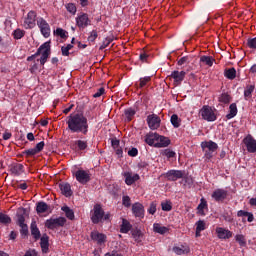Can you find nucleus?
<instances>
[{
    "label": "nucleus",
    "mask_w": 256,
    "mask_h": 256,
    "mask_svg": "<svg viewBox=\"0 0 256 256\" xmlns=\"http://www.w3.org/2000/svg\"><path fill=\"white\" fill-rule=\"evenodd\" d=\"M200 147L204 153L203 159L206 162L212 161L213 157L217 154V149H219V145L214 141H203Z\"/></svg>",
    "instance_id": "f257e3e1"
},
{
    "label": "nucleus",
    "mask_w": 256,
    "mask_h": 256,
    "mask_svg": "<svg viewBox=\"0 0 256 256\" xmlns=\"http://www.w3.org/2000/svg\"><path fill=\"white\" fill-rule=\"evenodd\" d=\"M69 129H88L87 117L83 114H71L68 117Z\"/></svg>",
    "instance_id": "f03ea898"
},
{
    "label": "nucleus",
    "mask_w": 256,
    "mask_h": 256,
    "mask_svg": "<svg viewBox=\"0 0 256 256\" xmlns=\"http://www.w3.org/2000/svg\"><path fill=\"white\" fill-rule=\"evenodd\" d=\"M104 214L103 207L100 204H95L91 214L92 224L98 225L100 222H103Z\"/></svg>",
    "instance_id": "7ed1b4c3"
},
{
    "label": "nucleus",
    "mask_w": 256,
    "mask_h": 256,
    "mask_svg": "<svg viewBox=\"0 0 256 256\" xmlns=\"http://www.w3.org/2000/svg\"><path fill=\"white\" fill-rule=\"evenodd\" d=\"M66 223H67V219L65 217L50 218L46 220L44 226L48 230H55L58 227H64Z\"/></svg>",
    "instance_id": "20e7f679"
},
{
    "label": "nucleus",
    "mask_w": 256,
    "mask_h": 256,
    "mask_svg": "<svg viewBox=\"0 0 256 256\" xmlns=\"http://www.w3.org/2000/svg\"><path fill=\"white\" fill-rule=\"evenodd\" d=\"M73 176H75L77 182L82 185L88 184L91 180V174L86 170H77L76 172H73Z\"/></svg>",
    "instance_id": "39448f33"
},
{
    "label": "nucleus",
    "mask_w": 256,
    "mask_h": 256,
    "mask_svg": "<svg viewBox=\"0 0 256 256\" xmlns=\"http://www.w3.org/2000/svg\"><path fill=\"white\" fill-rule=\"evenodd\" d=\"M37 21V12L31 10L28 12L27 16L24 19L23 27L26 29L35 28Z\"/></svg>",
    "instance_id": "423d86ee"
},
{
    "label": "nucleus",
    "mask_w": 256,
    "mask_h": 256,
    "mask_svg": "<svg viewBox=\"0 0 256 256\" xmlns=\"http://www.w3.org/2000/svg\"><path fill=\"white\" fill-rule=\"evenodd\" d=\"M37 25L43 35L47 39V37H50L51 35V27L49 26V23H47V20H44L43 18L37 19Z\"/></svg>",
    "instance_id": "0eeeda50"
},
{
    "label": "nucleus",
    "mask_w": 256,
    "mask_h": 256,
    "mask_svg": "<svg viewBox=\"0 0 256 256\" xmlns=\"http://www.w3.org/2000/svg\"><path fill=\"white\" fill-rule=\"evenodd\" d=\"M76 25L79 29H85L91 25V20L89 19V14L82 13L76 17Z\"/></svg>",
    "instance_id": "6e6552de"
},
{
    "label": "nucleus",
    "mask_w": 256,
    "mask_h": 256,
    "mask_svg": "<svg viewBox=\"0 0 256 256\" xmlns=\"http://www.w3.org/2000/svg\"><path fill=\"white\" fill-rule=\"evenodd\" d=\"M243 144L246 146L248 153L256 152V139H254L252 135L248 134L246 137H244Z\"/></svg>",
    "instance_id": "1a4fd4ad"
},
{
    "label": "nucleus",
    "mask_w": 256,
    "mask_h": 256,
    "mask_svg": "<svg viewBox=\"0 0 256 256\" xmlns=\"http://www.w3.org/2000/svg\"><path fill=\"white\" fill-rule=\"evenodd\" d=\"M185 175L184 171L181 170H169L166 173V179L170 182H176L177 180L183 179Z\"/></svg>",
    "instance_id": "9d476101"
},
{
    "label": "nucleus",
    "mask_w": 256,
    "mask_h": 256,
    "mask_svg": "<svg viewBox=\"0 0 256 256\" xmlns=\"http://www.w3.org/2000/svg\"><path fill=\"white\" fill-rule=\"evenodd\" d=\"M200 113L205 121H215V119H217L215 112H213V109L210 106H203Z\"/></svg>",
    "instance_id": "9b49d317"
},
{
    "label": "nucleus",
    "mask_w": 256,
    "mask_h": 256,
    "mask_svg": "<svg viewBox=\"0 0 256 256\" xmlns=\"http://www.w3.org/2000/svg\"><path fill=\"white\" fill-rule=\"evenodd\" d=\"M228 191L223 188H217L214 190L213 194H211V198L214 199L215 202L220 203L227 199Z\"/></svg>",
    "instance_id": "f8f14e48"
},
{
    "label": "nucleus",
    "mask_w": 256,
    "mask_h": 256,
    "mask_svg": "<svg viewBox=\"0 0 256 256\" xmlns=\"http://www.w3.org/2000/svg\"><path fill=\"white\" fill-rule=\"evenodd\" d=\"M146 121H147L148 127H150V129H159V127L161 125V118L159 116H157L156 114L148 115Z\"/></svg>",
    "instance_id": "ddd939ff"
},
{
    "label": "nucleus",
    "mask_w": 256,
    "mask_h": 256,
    "mask_svg": "<svg viewBox=\"0 0 256 256\" xmlns=\"http://www.w3.org/2000/svg\"><path fill=\"white\" fill-rule=\"evenodd\" d=\"M90 238L98 245H103L105 242H107V236H105L104 233H100L98 231H92L90 234Z\"/></svg>",
    "instance_id": "4468645a"
},
{
    "label": "nucleus",
    "mask_w": 256,
    "mask_h": 256,
    "mask_svg": "<svg viewBox=\"0 0 256 256\" xmlns=\"http://www.w3.org/2000/svg\"><path fill=\"white\" fill-rule=\"evenodd\" d=\"M123 177L125 179L124 183H126L127 186H131L140 180V175L138 174L133 175L131 172H124Z\"/></svg>",
    "instance_id": "2eb2a0df"
},
{
    "label": "nucleus",
    "mask_w": 256,
    "mask_h": 256,
    "mask_svg": "<svg viewBox=\"0 0 256 256\" xmlns=\"http://www.w3.org/2000/svg\"><path fill=\"white\" fill-rule=\"evenodd\" d=\"M144 206L141 203H134L132 204V214H134L135 217L143 219L144 218Z\"/></svg>",
    "instance_id": "dca6fc26"
},
{
    "label": "nucleus",
    "mask_w": 256,
    "mask_h": 256,
    "mask_svg": "<svg viewBox=\"0 0 256 256\" xmlns=\"http://www.w3.org/2000/svg\"><path fill=\"white\" fill-rule=\"evenodd\" d=\"M215 233L220 240H228L229 238H232V232L225 228H215Z\"/></svg>",
    "instance_id": "f3484780"
},
{
    "label": "nucleus",
    "mask_w": 256,
    "mask_h": 256,
    "mask_svg": "<svg viewBox=\"0 0 256 256\" xmlns=\"http://www.w3.org/2000/svg\"><path fill=\"white\" fill-rule=\"evenodd\" d=\"M110 144L112 145L113 150H115L117 158L123 157V149L120 147V141L118 138H110Z\"/></svg>",
    "instance_id": "a211bd4d"
},
{
    "label": "nucleus",
    "mask_w": 256,
    "mask_h": 256,
    "mask_svg": "<svg viewBox=\"0 0 256 256\" xmlns=\"http://www.w3.org/2000/svg\"><path fill=\"white\" fill-rule=\"evenodd\" d=\"M16 217L17 219L15 220V223L17 226L27 225L25 223V217H27V209L19 208Z\"/></svg>",
    "instance_id": "6ab92c4d"
},
{
    "label": "nucleus",
    "mask_w": 256,
    "mask_h": 256,
    "mask_svg": "<svg viewBox=\"0 0 256 256\" xmlns=\"http://www.w3.org/2000/svg\"><path fill=\"white\" fill-rule=\"evenodd\" d=\"M185 75L187 73L185 71H173L170 75L172 79H174V85H179L180 83H183V80L185 79Z\"/></svg>",
    "instance_id": "aec40b11"
},
{
    "label": "nucleus",
    "mask_w": 256,
    "mask_h": 256,
    "mask_svg": "<svg viewBox=\"0 0 256 256\" xmlns=\"http://www.w3.org/2000/svg\"><path fill=\"white\" fill-rule=\"evenodd\" d=\"M30 234L36 241L42 237V234L40 233V230L38 228V224H36L35 220H32V222L30 223Z\"/></svg>",
    "instance_id": "412c9836"
},
{
    "label": "nucleus",
    "mask_w": 256,
    "mask_h": 256,
    "mask_svg": "<svg viewBox=\"0 0 256 256\" xmlns=\"http://www.w3.org/2000/svg\"><path fill=\"white\" fill-rule=\"evenodd\" d=\"M161 137L163 136L159 135L158 133H148L145 136V143L149 146H154Z\"/></svg>",
    "instance_id": "4be33fe9"
},
{
    "label": "nucleus",
    "mask_w": 256,
    "mask_h": 256,
    "mask_svg": "<svg viewBox=\"0 0 256 256\" xmlns=\"http://www.w3.org/2000/svg\"><path fill=\"white\" fill-rule=\"evenodd\" d=\"M36 55H51V41L45 42L44 44H42L37 52Z\"/></svg>",
    "instance_id": "5701e85b"
},
{
    "label": "nucleus",
    "mask_w": 256,
    "mask_h": 256,
    "mask_svg": "<svg viewBox=\"0 0 256 256\" xmlns=\"http://www.w3.org/2000/svg\"><path fill=\"white\" fill-rule=\"evenodd\" d=\"M170 144V139L165 136H162L157 140V142H155V145L153 147H155L156 149L168 148Z\"/></svg>",
    "instance_id": "b1692460"
},
{
    "label": "nucleus",
    "mask_w": 256,
    "mask_h": 256,
    "mask_svg": "<svg viewBox=\"0 0 256 256\" xmlns=\"http://www.w3.org/2000/svg\"><path fill=\"white\" fill-rule=\"evenodd\" d=\"M59 189H61L62 195H64L66 198H69L73 195L71 185H69V183H60Z\"/></svg>",
    "instance_id": "393cba45"
},
{
    "label": "nucleus",
    "mask_w": 256,
    "mask_h": 256,
    "mask_svg": "<svg viewBox=\"0 0 256 256\" xmlns=\"http://www.w3.org/2000/svg\"><path fill=\"white\" fill-rule=\"evenodd\" d=\"M39 240H40L41 251L43 253H48L49 252V236L44 234L39 238Z\"/></svg>",
    "instance_id": "a878e982"
},
{
    "label": "nucleus",
    "mask_w": 256,
    "mask_h": 256,
    "mask_svg": "<svg viewBox=\"0 0 256 256\" xmlns=\"http://www.w3.org/2000/svg\"><path fill=\"white\" fill-rule=\"evenodd\" d=\"M50 206L46 204L45 201H39L36 204V212L37 214H45L47 211H49Z\"/></svg>",
    "instance_id": "bb28decb"
},
{
    "label": "nucleus",
    "mask_w": 256,
    "mask_h": 256,
    "mask_svg": "<svg viewBox=\"0 0 256 256\" xmlns=\"http://www.w3.org/2000/svg\"><path fill=\"white\" fill-rule=\"evenodd\" d=\"M153 232L160 235H165L166 233H169V228L162 226L159 223H155L153 224Z\"/></svg>",
    "instance_id": "cd10ccee"
},
{
    "label": "nucleus",
    "mask_w": 256,
    "mask_h": 256,
    "mask_svg": "<svg viewBox=\"0 0 256 256\" xmlns=\"http://www.w3.org/2000/svg\"><path fill=\"white\" fill-rule=\"evenodd\" d=\"M137 113V111H135V109L133 108H128L124 110V119L125 121H133V118L135 117V114Z\"/></svg>",
    "instance_id": "c85d7f7f"
},
{
    "label": "nucleus",
    "mask_w": 256,
    "mask_h": 256,
    "mask_svg": "<svg viewBox=\"0 0 256 256\" xmlns=\"http://www.w3.org/2000/svg\"><path fill=\"white\" fill-rule=\"evenodd\" d=\"M11 172L15 176L22 175V173H24V165L23 164H14V166L11 167Z\"/></svg>",
    "instance_id": "c756f323"
},
{
    "label": "nucleus",
    "mask_w": 256,
    "mask_h": 256,
    "mask_svg": "<svg viewBox=\"0 0 256 256\" xmlns=\"http://www.w3.org/2000/svg\"><path fill=\"white\" fill-rule=\"evenodd\" d=\"M61 211H64L65 213V217L67 219H69L70 221H73L75 219V213L73 212V210L71 208H69L68 206H62L61 207Z\"/></svg>",
    "instance_id": "7c9ffc66"
},
{
    "label": "nucleus",
    "mask_w": 256,
    "mask_h": 256,
    "mask_svg": "<svg viewBox=\"0 0 256 256\" xmlns=\"http://www.w3.org/2000/svg\"><path fill=\"white\" fill-rule=\"evenodd\" d=\"M173 251L175 254H177L178 256H181V255H185V254H188L189 253V248L187 246H175L173 248Z\"/></svg>",
    "instance_id": "2f4dec72"
},
{
    "label": "nucleus",
    "mask_w": 256,
    "mask_h": 256,
    "mask_svg": "<svg viewBox=\"0 0 256 256\" xmlns=\"http://www.w3.org/2000/svg\"><path fill=\"white\" fill-rule=\"evenodd\" d=\"M131 224L129 221H127L126 219H123L122 221V226H120V233L122 234H128L129 231L131 230Z\"/></svg>",
    "instance_id": "473e14b6"
},
{
    "label": "nucleus",
    "mask_w": 256,
    "mask_h": 256,
    "mask_svg": "<svg viewBox=\"0 0 256 256\" xmlns=\"http://www.w3.org/2000/svg\"><path fill=\"white\" fill-rule=\"evenodd\" d=\"M218 101L219 103H223L224 105H229V103H231V95H229V93H222L218 97Z\"/></svg>",
    "instance_id": "72a5a7b5"
},
{
    "label": "nucleus",
    "mask_w": 256,
    "mask_h": 256,
    "mask_svg": "<svg viewBox=\"0 0 256 256\" xmlns=\"http://www.w3.org/2000/svg\"><path fill=\"white\" fill-rule=\"evenodd\" d=\"M11 224V217L3 212H0V225L8 226Z\"/></svg>",
    "instance_id": "f704fd0d"
},
{
    "label": "nucleus",
    "mask_w": 256,
    "mask_h": 256,
    "mask_svg": "<svg viewBox=\"0 0 256 256\" xmlns=\"http://www.w3.org/2000/svg\"><path fill=\"white\" fill-rule=\"evenodd\" d=\"M237 115V104L232 103L229 106V113L226 115L227 119H233Z\"/></svg>",
    "instance_id": "c9c22d12"
},
{
    "label": "nucleus",
    "mask_w": 256,
    "mask_h": 256,
    "mask_svg": "<svg viewBox=\"0 0 256 256\" xmlns=\"http://www.w3.org/2000/svg\"><path fill=\"white\" fill-rule=\"evenodd\" d=\"M224 75L227 79H230L231 81H233V79L237 77V70H235V68L227 69L225 70Z\"/></svg>",
    "instance_id": "e433bc0d"
},
{
    "label": "nucleus",
    "mask_w": 256,
    "mask_h": 256,
    "mask_svg": "<svg viewBox=\"0 0 256 256\" xmlns=\"http://www.w3.org/2000/svg\"><path fill=\"white\" fill-rule=\"evenodd\" d=\"M213 57L211 56H201L200 57V63H204V65H207L208 67H213Z\"/></svg>",
    "instance_id": "4c0bfd02"
},
{
    "label": "nucleus",
    "mask_w": 256,
    "mask_h": 256,
    "mask_svg": "<svg viewBox=\"0 0 256 256\" xmlns=\"http://www.w3.org/2000/svg\"><path fill=\"white\" fill-rule=\"evenodd\" d=\"M19 228V234H21L22 239H27L29 235V229L28 225H18Z\"/></svg>",
    "instance_id": "58836bf2"
},
{
    "label": "nucleus",
    "mask_w": 256,
    "mask_h": 256,
    "mask_svg": "<svg viewBox=\"0 0 256 256\" xmlns=\"http://www.w3.org/2000/svg\"><path fill=\"white\" fill-rule=\"evenodd\" d=\"M255 91V85H248L244 91V97L246 100L251 99V95Z\"/></svg>",
    "instance_id": "ea45409f"
},
{
    "label": "nucleus",
    "mask_w": 256,
    "mask_h": 256,
    "mask_svg": "<svg viewBox=\"0 0 256 256\" xmlns=\"http://www.w3.org/2000/svg\"><path fill=\"white\" fill-rule=\"evenodd\" d=\"M182 184H184V188H192L194 185V179H192L190 176H186L182 178Z\"/></svg>",
    "instance_id": "a19ab883"
},
{
    "label": "nucleus",
    "mask_w": 256,
    "mask_h": 256,
    "mask_svg": "<svg viewBox=\"0 0 256 256\" xmlns=\"http://www.w3.org/2000/svg\"><path fill=\"white\" fill-rule=\"evenodd\" d=\"M162 156H166L167 159H173L176 157V152L171 151L170 149H164L162 152Z\"/></svg>",
    "instance_id": "79ce46f5"
},
{
    "label": "nucleus",
    "mask_w": 256,
    "mask_h": 256,
    "mask_svg": "<svg viewBox=\"0 0 256 256\" xmlns=\"http://www.w3.org/2000/svg\"><path fill=\"white\" fill-rule=\"evenodd\" d=\"M196 231L202 232L206 230V223L203 220H199L196 222Z\"/></svg>",
    "instance_id": "37998d69"
},
{
    "label": "nucleus",
    "mask_w": 256,
    "mask_h": 256,
    "mask_svg": "<svg viewBox=\"0 0 256 256\" xmlns=\"http://www.w3.org/2000/svg\"><path fill=\"white\" fill-rule=\"evenodd\" d=\"M207 207V202L205 200V198H202V200H200V204L197 205V211L199 212V214L203 215V210Z\"/></svg>",
    "instance_id": "c03bdc74"
},
{
    "label": "nucleus",
    "mask_w": 256,
    "mask_h": 256,
    "mask_svg": "<svg viewBox=\"0 0 256 256\" xmlns=\"http://www.w3.org/2000/svg\"><path fill=\"white\" fill-rule=\"evenodd\" d=\"M171 123L173 125V127L177 128L181 125V120H179V116H177V114H173L171 116Z\"/></svg>",
    "instance_id": "a18cd8bd"
},
{
    "label": "nucleus",
    "mask_w": 256,
    "mask_h": 256,
    "mask_svg": "<svg viewBox=\"0 0 256 256\" xmlns=\"http://www.w3.org/2000/svg\"><path fill=\"white\" fill-rule=\"evenodd\" d=\"M236 242L239 243L240 246L245 247L246 246V239L244 235L238 234L235 236Z\"/></svg>",
    "instance_id": "49530a36"
},
{
    "label": "nucleus",
    "mask_w": 256,
    "mask_h": 256,
    "mask_svg": "<svg viewBox=\"0 0 256 256\" xmlns=\"http://www.w3.org/2000/svg\"><path fill=\"white\" fill-rule=\"evenodd\" d=\"M54 33L58 37H61V39H67V31H65L62 28H57L56 31H54Z\"/></svg>",
    "instance_id": "de8ad7c7"
},
{
    "label": "nucleus",
    "mask_w": 256,
    "mask_h": 256,
    "mask_svg": "<svg viewBox=\"0 0 256 256\" xmlns=\"http://www.w3.org/2000/svg\"><path fill=\"white\" fill-rule=\"evenodd\" d=\"M113 43V38L111 37H106L105 40L103 41L102 45L100 46V50L103 51V49H106V47H109Z\"/></svg>",
    "instance_id": "09e8293b"
},
{
    "label": "nucleus",
    "mask_w": 256,
    "mask_h": 256,
    "mask_svg": "<svg viewBox=\"0 0 256 256\" xmlns=\"http://www.w3.org/2000/svg\"><path fill=\"white\" fill-rule=\"evenodd\" d=\"M13 35L14 39H23V37H25V30L16 29Z\"/></svg>",
    "instance_id": "8fccbe9b"
},
{
    "label": "nucleus",
    "mask_w": 256,
    "mask_h": 256,
    "mask_svg": "<svg viewBox=\"0 0 256 256\" xmlns=\"http://www.w3.org/2000/svg\"><path fill=\"white\" fill-rule=\"evenodd\" d=\"M99 37V34L97 33V30H92L90 32V35L88 36L89 43H95V40Z\"/></svg>",
    "instance_id": "3c124183"
},
{
    "label": "nucleus",
    "mask_w": 256,
    "mask_h": 256,
    "mask_svg": "<svg viewBox=\"0 0 256 256\" xmlns=\"http://www.w3.org/2000/svg\"><path fill=\"white\" fill-rule=\"evenodd\" d=\"M47 125H49V121L47 120H41L40 124L39 122H37V120H35L33 123V127H35L36 129H39V127H47Z\"/></svg>",
    "instance_id": "603ef678"
},
{
    "label": "nucleus",
    "mask_w": 256,
    "mask_h": 256,
    "mask_svg": "<svg viewBox=\"0 0 256 256\" xmlns=\"http://www.w3.org/2000/svg\"><path fill=\"white\" fill-rule=\"evenodd\" d=\"M151 81V76H146L144 78H140L139 88L143 89L147 83Z\"/></svg>",
    "instance_id": "864d4df0"
},
{
    "label": "nucleus",
    "mask_w": 256,
    "mask_h": 256,
    "mask_svg": "<svg viewBox=\"0 0 256 256\" xmlns=\"http://www.w3.org/2000/svg\"><path fill=\"white\" fill-rule=\"evenodd\" d=\"M76 146L80 151H85L87 149V142L82 140L76 141Z\"/></svg>",
    "instance_id": "5fc2aeb1"
},
{
    "label": "nucleus",
    "mask_w": 256,
    "mask_h": 256,
    "mask_svg": "<svg viewBox=\"0 0 256 256\" xmlns=\"http://www.w3.org/2000/svg\"><path fill=\"white\" fill-rule=\"evenodd\" d=\"M66 9L72 15H75L77 13V7L73 3L67 4Z\"/></svg>",
    "instance_id": "6e6d98bb"
},
{
    "label": "nucleus",
    "mask_w": 256,
    "mask_h": 256,
    "mask_svg": "<svg viewBox=\"0 0 256 256\" xmlns=\"http://www.w3.org/2000/svg\"><path fill=\"white\" fill-rule=\"evenodd\" d=\"M40 150H36V149H28L25 150L23 153L26 155V157H31V156H35L36 154L40 153Z\"/></svg>",
    "instance_id": "4d7b16f0"
},
{
    "label": "nucleus",
    "mask_w": 256,
    "mask_h": 256,
    "mask_svg": "<svg viewBox=\"0 0 256 256\" xmlns=\"http://www.w3.org/2000/svg\"><path fill=\"white\" fill-rule=\"evenodd\" d=\"M86 119H89V121H93V119L97 118V114L93 110H88L85 113Z\"/></svg>",
    "instance_id": "13d9d810"
},
{
    "label": "nucleus",
    "mask_w": 256,
    "mask_h": 256,
    "mask_svg": "<svg viewBox=\"0 0 256 256\" xmlns=\"http://www.w3.org/2000/svg\"><path fill=\"white\" fill-rule=\"evenodd\" d=\"M171 209H173V206H171V202L170 201H164L162 202V210L169 212L171 211Z\"/></svg>",
    "instance_id": "bf43d9fd"
},
{
    "label": "nucleus",
    "mask_w": 256,
    "mask_h": 256,
    "mask_svg": "<svg viewBox=\"0 0 256 256\" xmlns=\"http://www.w3.org/2000/svg\"><path fill=\"white\" fill-rule=\"evenodd\" d=\"M122 204H123L124 207L130 208V206H131V198L129 196H123Z\"/></svg>",
    "instance_id": "052dcab7"
},
{
    "label": "nucleus",
    "mask_w": 256,
    "mask_h": 256,
    "mask_svg": "<svg viewBox=\"0 0 256 256\" xmlns=\"http://www.w3.org/2000/svg\"><path fill=\"white\" fill-rule=\"evenodd\" d=\"M156 206H157V204H156L155 201H153L152 203H150V206H149V209H148V213H149L150 215H154V214L156 213Z\"/></svg>",
    "instance_id": "680f3d73"
},
{
    "label": "nucleus",
    "mask_w": 256,
    "mask_h": 256,
    "mask_svg": "<svg viewBox=\"0 0 256 256\" xmlns=\"http://www.w3.org/2000/svg\"><path fill=\"white\" fill-rule=\"evenodd\" d=\"M247 45L250 49H256V38L248 39Z\"/></svg>",
    "instance_id": "e2e57ef3"
},
{
    "label": "nucleus",
    "mask_w": 256,
    "mask_h": 256,
    "mask_svg": "<svg viewBox=\"0 0 256 256\" xmlns=\"http://www.w3.org/2000/svg\"><path fill=\"white\" fill-rule=\"evenodd\" d=\"M104 94H105V88L101 87V88H99V89L97 90L96 93L93 94V97H94L95 99H97V98L101 97V95H104Z\"/></svg>",
    "instance_id": "0e129e2a"
},
{
    "label": "nucleus",
    "mask_w": 256,
    "mask_h": 256,
    "mask_svg": "<svg viewBox=\"0 0 256 256\" xmlns=\"http://www.w3.org/2000/svg\"><path fill=\"white\" fill-rule=\"evenodd\" d=\"M40 55H41V57H40V59H39L40 64H41V65H45V63H47V59H49V56H50L51 54H40Z\"/></svg>",
    "instance_id": "69168bd1"
},
{
    "label": "nucleus",
    "mask_w": 256,
    "mask_h": 256,
    "mask_svg": "<svg viewBox=\"0 0 256 256\" xmlns=\"http://www.w3.org/2000/svg\"><path fill=\"white\" fill-rule=\"evenodd\" d=\"M128 156H130V157H136V156H138V150H137V148H131L130 150H128Z\"/></svg>",
    "instance_id": "338daca9"
},
{
    "label": "nucleus",
    "mask_w": 256,
    "mask_h": 256,
    "mask_svg": "<svg viewBox=\"0 0 256 256\" xmlns=\"http://www.w3.org/2000/svg\"><path fill=\"white\" fill-rule=\"evenodd\" d=\"M24 256H38V254L34 249H29L28 251H26Z\"/></svg>",
    "instance_id": "774afa93"
}]
</instances>
